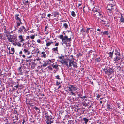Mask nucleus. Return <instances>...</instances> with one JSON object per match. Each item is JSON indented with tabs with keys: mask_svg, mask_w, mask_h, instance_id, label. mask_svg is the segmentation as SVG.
I'll return each instance as SVG.
<instances>
[{
	"mask_svg": "<svg viewBox=\"0 0 124 124\" xmlns=\"http://www.w3.org/2000/svg\"><path fill=\"white\" fill-rule=\"evenodd\" d=\"M115 52L114 54L115 56L113 58V61L116 63L119 62L120 60L121 61H123V55L120 54V50L118 48L115 49Z\"/></svg>",
	"mask_w": 124,
	"mask_h": 124,
	"instance_id": "1",
	"label": "nucleus"
},
{
	"mask_svg": "<svg viewBox=\"0 0 124 124\" xmlns=\"http://www.w3.org/2000/svg\"><path fill=\"white\" fill-rule=\"evenodd\" d=\"M99 16L100 17L101 21L100 23L103 24H107L109 22L105 16L104 14L102 12L100 11L99 13Z\"/></svg>",
	"mask_w": 124,
	"mask_h": 124,
	"instance_id": "2",
	"label": "nucleus"
},
{
	"mask_svg": "<svg viewBox=\"0 0 124 124\" xmlns=\"http://www.w3.org/2000/svg\"><path fill=\"white\" fill-rule=\"evenodd\" d=\"M13 32L10 33V35H7L6 36L7 37V39L10 42L13 43V45H16L14 42L17 40V36L16 35L15 33L12 34Z\"/></svg>",
	"mask_w": 124,
	"mask_h": 124,
	"instance_id": "3",
	"label": "nucleus"
},
{
	"mask_svg": "<svg viewBox=\"0 0 124 124\" xmlns=\"http://www.w3.org/2000/svg\"><path fill=\"white\" fill-rule=\"evenodd\" d=\"M66 32L63 31L62 32V34H63L62 35V44L63 43H65L66 45L67 44H69L70 41L71 40V38H68V36L66 35L65 32Z\"/></svg>",
	"mask_w": 124,
	"mask_h": 124,
	"instance_id": "4",
	"label": "nucleus"
},
{
	"mask_svg": "<svg viewBox=\"0 0 124 124\" xmlns=\"http://www.w3.org/2000/svg\"><path fill=\"white\" fill-rule=\"evenodd\" d=\"M77 63L75 62L74 60H69V65H68V66H67V67L69 68L70 67L69 69H72L73 70V68L71 67L72 66H73V67L74 68L77 69L78 66H77Z\"/></svg>",
	"mask_w": 124,
	"mask_h": 124,
	"instance_id": "5",
	"label": "nucleus"
},
{
	"mask_svg": "<svg viewBox=\"0 0 124 124\" xmlns=\"http://www.w3.org/2000/svg\"><path fill=\"white\" fill-rule=\"evenodd\" d=\"M62 64L63 65H66L68 66V61H69V60H70L69 59V56L66 55L65 54H62Z\"/></svg>",
	"mask_w": 124,
	"mask_h": 124,
	"instance_id": "6",
	"label": "nucleus"
},
{
	"mask_svg": "<svg viewBox=\"0 0 124 124\" xmlns=\"http://www.w3.org/2000/svg\"><path fill=\"white\" fill-rule=\"evenodd\" d=\"M113 67H109L108 68L107 70L105 71V73L108 74L109 73V75H111L114 73V69H113Z\"/></svg>",
	"mask_w": 124,
	"mask_h": 124,
	"instance_id": "7",
	"label": "nucleus"
},
{
	"mask_svg": "<svg viewBox=\"0 0 124 124\" xmlns=\"http://www.w3.org/2000/svg\"><path fill=\"white\" fill-rule=\"evenodd\" d=\"M68 106V103L66 101H65L64 102L62 103V111H68V109L67 108V106Z\"/></svg>",
	"mask_w": 124,
	"mask_h": 124,
	"instance_id": "8",
	"label": "nucleus"
},
{
	"mask_svg": "<svg viewBox=\"0 0 124 124\" xmlns=\"http://www.w3.org/2000/svg\"><path fill=\"white\" fill-rule=\"evenodd\" d=\"M47 68L49 70H52L54 69H58V65H54V64L50 65V66H48Z\"/></svg>",
	"mask_w": 124,
	"mask_h": 124,
	"instance_id": "9",
	"label": "nucleus"
},
{
	"mask_svg": "<svg viewBox=\"0 0 124 124\" xmlns=\"http://www.w3.org/2000/svg\"><path fill=\"white\" fill-rule=\"evenodd\" d=\"M69 88L70 91H76L78 89V88L76 85H69Z\"/></svg>",
	"mask_w": 124,
	"mask_h": 124,
	"instance_id": "10",
	"label": "nucleus"
},
{
	"mask_svg": "<svg viewBox=\"0 0 124 124\" xmlns=\"http://www.w3.org/2000/svg\"><path fill=\"white\" fill-rule=\"evenodd\" d=\"M62 115L64 117V118L68 119V118H69L70 116L68 114V111H62Z\"/></svg>",
	"mask_w": 124,
	"mask_h": 124,
	"instance_id": "11",
	"label": "nucleus"
},
{
	"mask_svg": "<svg viewBox=\"0 0 124 124\" xmlns=\"http://www.w3.org/2000/svg\"><path fill=\"white\" fill-rule=\"evenodd\" d=\"M87 117V118L84 117L82 119V121L84 123V124L85 123V124H87L88 123L89 120L91 119V118H89L88 117Z\"/></svg>",
	"mask_w": 124,
	"mask_h": 124,
	"instance_id": "12",
	"label": "nucleus"
},
{
	"mask_svg": "<svg viewBox=\"0 0 124 124\" xmlns=\"http://www.w3.org/2000/svg\"><path fill=\"white\" fill-rule=\"evenodd\" d=\"M16 85V86L14 87H16V90L17 88H21L22 86V84H20L17 81L16 83H15L14 84Z\"/></svg>",
	"mask_w": 124,
	"mask_h": 124,
	"instance_id": "13",
	"label": "nucleus"
},
{
	"mask_svg": "<svg viewBox=\"0 0 124 124\" xmlns=\"http://www.w3.org/2000/svg\"><path fill=\"white\" fill-rule=\"evenodd\" d=\"M45 118L46 120H47L46 121H49L53 119L52 116L51 115L48 116L46 115Z\"/></svg>",
	"mask_w": 124,
	"mask_h": 124,
	"instance_id": "14",
	"label": "nucleus"
},
{
	"mask_svg": "<svg viewBox=\"0 0 124 124\" xmlns=\"http://www.w3.org/2000/svg\"><path fill=\"white\" fill-rule=\"evenodd\" d=\"M23 30L25 32L27 31V30L25 28L24 26H22L19 28L18 30V31L20 32H21L23 31Z\"/></svg>",
	"mask_w": 124,
	"mask_h": 124,
	"instance_id": "15",
	"label": "nucleus"
},
{
	"mask_svg": "<svg viewBox=\"0 0 124 124\" xmlns=\"http://www.w3.org/2000/svg\"><path fill=\"white\" fill-rule=\"evenodd\" d=\"M19 15L18 14H16L14 16V17L15 19L16 20L17 22H18L21 20L19 17Z\"/></svg>",
	"mask_w": 124,
	"mask_h": 124,
	"instance_id": "16",
	"label": "nucleus"
},
{
	"mask_svg": "<svg viewBox=\"0 0 124 124\" xmlns=\"http://www.w3.org/2000/svg\"><path fill=\"white\" fill-rule=\"evenodd\" d=\"M5 34L3 33H0V39L3 41L6 39V38L4 37Z\"/></svg>",
	"mask_w": 124,
	"mask_h": 124,
	"instance_id": "17",
	"label": "nucleus"
},
{
	"mask_svg": "<svg viewBox=\"0 0 124 124\" xmlns=\"http://www.w3.org/2000/svg\"><path fill=\"white\" fill-rule=\"evenodd\" d=\"M92 11L93 13H95V12H98L99 13L100 11V10L99 9H97L94 7L92 9Z\"/></svg>",
	"mask_w": 124,
	"mask_h": 124,
	"instance_id": "18",
	"label": "nucleus"
},
{
	"mask_svg": "<svg viewBox=\"0 0 124 124\" xmlns=\"http://www.w3.org/2000/svg\"><path fill=\"white\" fill-rule=\"evenodd\" d=\"M64 12H66L64 10H63V11L62 10V17L64 18H66V17H67L66 13Z\"/></svg>",
	"mask_w": 124,
	"mask_h": 124,
	"instance_id": "19",
	"label": "nucleus"
},
{
	"mask_svg": "<svg viewBox=\"0 0 124 124\" xmlns=\"http://www.w3.org/2000/svg\"><path fill=\"white\" fill-rule=\"evenodd\" d=\"M63 120L62 121V124H68V123L69 121L68 119L64 118L63 119Z\"/></svg>",
	"mask_w": 124,
	"mask_h": 124,
	"instance_id": "20",
	"label": "nucleus"
},
{
	"mask_svg": "<svg viewBox=\"0 0 124 124\" xmlns=\"http://www.w3.org/2000/svg\"><path fill=\"white\" fill-rule=\"evenodd\" d=\"M107 12L108 15L111 17L113 15V11L112 10H107Z\"/></svg>",
	"mask_w": 124,
	"mask_h": 124,
	"instance_id": "21",
	"label": "nucleus"
},
{
	"mask_svg": "<svg viewBox=\"0 0 124 124\" xmlns=\"http://www.w3.org/2000/svg\"><path fill=\"white\" fill-rule=\"evenodd\" d=\"M106 105L107 109L108 110H110L111 108V104H108V103Z\"/></svg>",
	"mask_w": 124,
	"mask_h": 124,
	"instance_id": "22",
	"label": "nucleus"
},
{
	"mask_svg": "<svg viewBox=\"0 0 124 124\" xmlns=\"http://www.w3.org/2000/svg\"><path fill=\"white\" fill-rule=\"evenodd\" d=\"M120 23H124V18L123 16L122 15H121V17H120Z\"/></svg>",
	"mask_w": 124,
	"mask_h": 124,
	"instance_id": "23",
	"label": "nucleus"
},
{
	"mask_svg": "<svg viewBox=\"0 0 124 124\" xmlns=\"http://www.w3.org/2000/svg\"><path fill=\"white\" fill-rule=\"evenodd\" d=\"M116 71L118 72H120L122 70V68L120 66H117L116 67Z\"/></svg>",
	"mask_w": 124,
	"mask_h": 124,
	"instance_id": "24",
	"label": "nucleus"
},
{
	"mask_svg": "<svg viewBox=\"0 0 124 124\" xmlns=\"http://www.w3.org/2000/svg\"><path fill=\"white\" fill-rule=\"evenodd\" d=\"M19 38L20 40V42H23L24 40V39L23 38V36L22 35H20L19 36Z\"/></svg>",
	"mask_w": 124,
	"mask_h": 124,
	"instance_id": "25",
	"label": "nucleus"
},
{
	"mask_svg": "<svg viewBox=\"0 0 124 124\" xmlns=\"http://www.w3.org/2000/svg\"><path fill=\"white\" fill-rule=\"evenodd\" d=\"M14 48H11L10 51H9V53L10 54H13L14 52Z\"/></svg>",
	"mask_w": 124,
	"mask_h": 124,
	"instance_id": "26",
	"label": "nucleus"
},
{
	"mask_svg": "<svg viewBox=\"0 0 124 124\" xmlns=\"http://www.w3.org/2000/svg\"><path fill=\"white\" fill-rule=\"evenodd\" d=\"M53 15L54 17H58V15L59 14V13L56 12H54L53 13Z\"/></svg>",
	"mask_w": 124,
	"mask_h": 124,
	"instance_id": "27",
	"label": "nucleus"
},
{
	"mask_svg": "<svg viewBox=\"0 0 124 124\" xmlns=\"http://www.w3.org/2000/svg\"><path fill=\"white\" fill-rule=\"evenodd\" d=\"M114 50H113L112 52H110L109 53V57H110V58H112L113 57V54Z\"/></svg>",
	"mask_w": 124,
	"mask_h": 124,
	"instance_id": "28",
	"label": "nucleus"
},
{
	"mask_svg": "<svg viewBox=\"0 0 124 124\" xmlns=\"http://www.w3.org/2000/svg\"><path fill=\"white\" fill-rule=\"evenodd\" d=\"M69 85H66L65 86V87L64 88V90L65 91H67V90H69V91H70V90L69 89Z\"/></svg>",
	"mask_w": 124,
	"mask_h": 124,
	"instance_id": "29",
	"label": "nucleus"
},
{
	"mask_svg": "<svg viewBox=\"0 0 124 124\" xmlns=\"http://www.w3.org/2000/svg\"><path fill=\"white\" fill-rule=\"evenodd\" d=\"M101 59L100 57H99L98 58H96L95 59V60L96 62H100L101 61Z\"/></svg>",
	"mask_w": 124,
	"mask_h": 124,
	"instance_id": "30",
	"label": "nucleus"
},
{
	"mask_svg": "<svg viewBox=\"0 0 124 124\" xmlns=\"http://www.w3.org/2000/svg\"><path fill=\"white\" fill-rule=\"evenodd\" d=\"M52 50L54 53H56L58 51V47H56L55 48H53Z\"/></svg>",
	"mask_w": 124,
	"mask_h": 124,
	"instance_id": "31",
	"label": "nucleus"
},
{
	"mask_svg": "<svg viewBox=\"0 0 124 124\" xmlns=\"http://www.w3.org/2000/svg\"><path fill=\"white\" fill-rule=\"evenodd\" d=\"M41 54L43 55L41 56L42 57H43L44 58L46 57L47 55L45 54V52H42L41 53Z\"/></svg>",
	"mask_w": 124,
	"mask_h": 124,
	"instance_id": "32",
	"label": "nucleus"
},
{
	"mask_svg": "<svg viewBox=\"0 0 124 124\" xmlns=\"http://www.w3.org/2000/svg\"><path fill=\"white\" fill-rule=\"evenodd\" d=\"M92 52H94V51H93L92 50H91L87 53L89 55V57H90L91 55Z\"/></svg>",
	"mask_w": 124,
	"mask_h": 124,
	"instance_id": "33",
	"label": "nucleus"
},
{
	"mask_svg": "<svg viewBox=\"0 0 124 124\" xmlns=\"http://www.w3.org/2000/svg\"><path fill=\"white\" fill-rule=\"evenodd\" d=\"M101 33H102L103 35H108V34L109 33L108 31H105L103 32H101Z\"/></svg>",
	"mask_w": 124,
	"mask_h": 124,
	"instance_id": "34",
	"label": "nucleus"
},
{
	"mask_svg": "<svg viewBox=\"0 0 124 124\" xmlns=\"http://www.w3.org/2000/svg\"><path fill=\"white\" fill-rule=\"evenodd\" d=\"M63 27L65 28L66 29L68 28V25L67 23H64L63 24Z\"/></svg>",
	"mask_w": 124,
	"mask_h": 124,
	"instance_id": "35",
	"label": "nucleus"
},
{
	"mask_svg": "<svg viewBox=\"0 0 124 124\" xmlns=\"http://www.w3.org/2000/svg\"><path fill=\"white\" fill-rule=\"evenodd\" d=\"M49 64L48 62H45L43 64V65L42 66L43 67H45L47 66Z\"/></svg>",
	"mask_w": 124,
	"mask_h": 124,
	"instance_id": "36",
	"label": "nucleus"
},
{
	"mask_svg": "<svg viewBox=\"0 0 124 124\" xmlns=\"http://www.w3.org/2000/svg\"><path fill=\"white\" fill-rule=\"evenodd\" d=\"M62 112L61 111H60L59 112V117L58 118V119H60L62 117Z\"/></svg>",
	"mask_w": 124,
	"mask_h": 124,
	"instance_id": "37",
	"label": "nucleus"
},
{
	"mask_svg": "<svg viewBox=\"0 0 124 124\" xmlns=\"http://www.w3.org/2000/svg\"><path fill=\"white\" fill-rule=\"evenodd\" d=\"M71 15L73 17H75L76 16V14L75 12L74 11H72Z\"/></svg>",
	"mask_w": 124,
	"mask_h": 124,
	"instance_id": "38",
	"label": "nucleus"
},
{
	"mask_svg": "<svg viewBox=\"0 0 124 124\" xmlns=\"http://www.w3.org/2000/svg\"><path fill=\"white\" fill-rule=\"evenodd\" d=\"M90 105V104L89 103H84L83 104V106H85V107L87 106L88 107L89 106V105Z\"/></svg>",
	"mask_w": 124,
	"mask_h": 124,
	"instance_id": "39",
	"label": "nucleus"
},
{
	"mask_svg": "<svg viewBox=\"0 0 124 124\" xmlns=\"http://www.w3.org/2000/svg\"><path fill=\"white\" fill-rule=\"evenodd\" d=\"M91 28H87V30L86 31L85 30V32L88 34L89 33V30H90Z\"/></svg>",
	"mask_w": 124,
	"mask_h": 124,
	"instance_id": "40",
	"label": "nucleus"
},
{
	"mask_svg": "<svg viewBox=\"0 0 124 124\" xmlns=\"http://www.w3.org/2000/svg\"><path fill=\"white\" fill-rule=\"evenodd\" d=\"M112 6H113V4H108L107 5L106 8H112Z\"/></svg>",
	"mask_w": 124,
	"mask_h": 124,
	"instance_id": "41",
	"label": "nucleus"
},
{
	"mask_svg": "<svg viewBox=\"0 0 124 124\" xmlns=\"http://www.w3.org/2000/svg\"><path fill=\"white\" fill-rule=\"evenodd\" d=\"M22 68V66H21L19 67V68L18 69V70H19V71L20 72H21L22 71V70H21V69Z\"/></svg>",
	"mask_w": 124,
	"mask_h": 124,
	"instance_id": "42",
	"label": "nucleus"
},
{
	"mask_svg": "<svg viewBox=\"0 0 124 124\" xmlns=\"http://www.w3.org/2000/svg\"><path fill=\"white\" fill-rule=\"evenodd\" d=\"M78 95L80 98H82V95L81 93H80L78 94Z\"/></svg>",
	"mask_w": 124,
	"mask_h": 124,
	"instance_id": "43",
	"label": "nucleus"
},
{
	"mask_svg": "<svg viewBox=\"0 0 124 124\" xmlns=\"http://www.w3.org/2000/svg\"><path fill=\"white\" fill-rule=\"evenodd\" d=\"M53 121H46V123L47 124H51L53 122Z\"/></svg>",
	"mask_w": 124,
	"mask_h": 124,
	"instance_id": "44",
	"label": "nucleus"
},
{
	"mask_svg": "<svg viewBox=\"0 0 124 124\" xmlns=\"http://www.w3.org/2000/svg\"><path fill=\"white\" fill-rule=\"evenodd\" d=\"M86 113V111L85 110H82L81 111V113L83 114H85Z\"/></svg>",
	"mask_w": 124,
	"mask_h": 124,
	"instance_id": "45",
	"label": "nucleus"
},
{
	"mask_svg": "<svg viewBox=\"0 0 124 124\" xmlns=\"http://www.w3.org/2000/svg\"><path fill=\"white\" fill-rule=\"evenodd\" d=\"M35 37V35H31L30 38L31 39H34Z\"/></svg>",
	"mask_w": 124,
	"mask_h": 124,
	"instance_id": "46",
	"label": "nucleus"
},
{
	"mask_svg": "<svg viewBox=\"0 0 124 124\" xmlns=\"http://www.w3.org/2000/svg\"><path fill=\"white\" fill-rule=\"evenodd\" d=\"M53 43L51 42H48L46 44V46H49L51 44V43Z\"/></svg>",
	"mask_w": 124,
	"mask_h": 124,
	"instance_id": "47",
	"label": "nucleus"
},
{
	"mask_svg": "<svg viewBox=\"0 0 124 124\" xmlns=\"http://www.w3.org/2000/svg\"><path fill=\"white\" fill-rule=\"evenodd\" d=\"M112 11H113V10H114L115 9V8H116V7H115V6L113 4V6H112Z\"/></svg>",
	"mask_w": 124,
	"mask_h": 124,
	"instance_id": "48",
	"label": "nucleus"
},
{
	"mask_svg": "<svg viewBox=\"0 0 124 124\" xmlns=\"http://www.w3.org/2000/svg\"><path fill=\"white\" fill-rule=\"evenodd\" d=\"M85 98H86V99H85V101H86L87 97L85 95L84 96H82V99H83Z\"/></svg>",
	"mask_w": 124,
	"mask_h": 124,
	"instance_id": "49",
	"label": "nucleus"
},
{
	"mask_svg": "<svg viewBox=\"0 0 124 124\" xmlns=\"http://www.w3.org/2000/svg\"><path fill=\"white\" fill-rule=\"evenodd\" d=\"M22 50L24 51V53H26L28 51V49H24V50H23V49H22Z\"/></svg>",
	"mask_w": 124,
	"mask_h": 124,
	"instance_id": "50",
	"label": "nucleus"
},
{
	"mask_svg": "<svg viewBox=\"0 0 124 124\" xmlns=\"http://www.w3.org/2000/svg\"><path fill=\"white\" fill-rule=\"evenodd\" d=\"M72 91H71V92H70V93L71 94V95H74V96H75V93L73 92H72Z\"/></svg>",
	"mask_w": 124,
	"mask_h": 124,
	"instance_id": "51",
	"label": "nucleus"
},
{
	"mask_svg": "<svg viewBox=\"0 0 124 124\" xmlns=\"http://www.w3.org/2000/svg\"><path fill=\"white\" fill-rule=\"evenodd\" d=\"M80 31H83L84 32H85V29L84 28H82L81 30H80Z\"/></svg>",
	"mask_w": 124,
	"mask_h": 124,
	"instance_id": "52",
	"label": "nucleus"
},
{
	"mask_svg": "<svg viewBox=\"0 0 124 124\" xmlns=\"http://www.w3.org/2000/svg\"><path fill=\"white\" fill-rule=\"evenodd\" d=\"M82 54L81 53H80L77 54V56H78V57L81 56H82Z\"/></svg>",
	"mask_w": 124,
	"mask_h": 124,
	"instance_id": "53",
	"label": "nucleus"
},
{
	"mask_svg": "<svg viewBox=\"0 0 124 124\" xmlns=\"http://www.w3.org/2000/svg\"><path fill=\"white\" fill-rule=\"evenodd\" d=\"M108 68V67H105L104 69H103V70L105 72V71L107 70Z\"/></svg>",
	"mask_w": 124,
	"mask_h": 124,
	"instance_id": "54",
	"label": "nucleus"
},
{
	"mask_svg": "<svg viewBox=\"0 0 124 124\" xmlns=\"http://www.w3.org/2000/svg\"><path fill=\"white\" fill-rule=\"evenodd\" d=\"M23 122H22V123L23 124H26V123L25 122V118H23Z\"/></svg>",
	"mask_w": 124,
	"mask_h": 124,
	"instance_id": "55",
	"label": "nucleus"
},
{
	"mask_svg": "<svg viewBox=\"0 0 124 124\" xmlns=\"http://www.w3.org/2000/svg\"><path fill=\"white\" fill-rule=\"evenodd\" d=\"M15 120H17V121H17L18 120V117L16 116H15Z\"/></svg>",
	"mask_w": 124,
	"mask_h": 124,
	"instance_id": "56",
	"label": "nucleus"
},
{
	"mask_svg": "<svg viewBox=\"0 0 124 124\" xmlns=\"http://www.w3.org/2000/svg\"><path fill=\"white\" fill-rule=\"evenodd\" d=\"M70 57H71V58L70 59V60H75L73 58V55H71L70 56Z\"/></svg>",
	"mask_w": 124,
	"mask_h": 124,
	"instance_id": "57",
	"label": "nucleus"
},
{
	"mask_svg": "<svg viewBox=\"0 0 124 124\" xmlns=\"http://www.w3.org/2000/svg\"><path fill=\"white\" fill-rule=\"evenodd\" d=\"M112 8H106V9L107 10H112Z\"/></svg>",
	"mask_w": 124,
	"mask_h": 124,
	"instance_id": "58",
	"label": "nucleus"
},
{
	"mask_svg": "<svg viewBox=\"0 0 124 124\" xmlns=\"http://www.w3.org/2000/svg\"><path fill=\"white\" fill-rule=\"evenodd\" d=\"M101 96L100 94H98L97 95L96 97H97V99L98 100V99H97V98H99L100 97V96Z\"/></svg>",
	"mask_w": 124,
	"mask_h": 124,
	"instance_id": "59",
	"label": "nucleus"
},
{
	"mask_svg": "<svg viewBox=\"0 0 124 124\" xmlns=\"http://www.w3.org/2000/svg\"><path fill=\"white\" fill-rule=\"evenodd\" d=\"M16 23L17 24V26L18 27L20 26V24L19 22H17Z\"/></svg>",
	"mask_w": 124,
	"mask_h": 124,
	"instance_id": "60",
	"label": "nucleus"
},
{
	"mask_svg": "<svg viewBox=\"0 0 124 124\" xmlns=\"http://www.w3.org/2000/svg\"><path fill=\"white\" fill-rule=\"evenodd\" d=\"M56 78L58 79H60V78H59V75H57L56 76Z\"/></svg>",
	"mask_w": 124,
	"mask_h": 124,
	"instance_id": "61",
	"label": "nucleus"
},
{
	"mask_svg": "<svg viewBox=\"0 0 124 124\" xmlns=\"http://www.w3.org/2000/svg\"><path fill=\"white\" fill-rule=\"evenodd\" d=\"M37 42L38 43H41V41L39 39L37 40Z\"/></svg>",
	"mask_w": 124,
	"mask_h": 124,
	"instance_id": "62",
	"label": "nucleus"
},
{
	"mask_svg": "<svg viewBox=\"0 0 124 124\" xmlns=\"http://www.w3.org/2000/svg\"><path fill=\"white\" fill-rule=\"evenodd\" d=\"M117 106H118V107L119 108H120V104H119L117 103Z\"/></svg>",
	"mask_w": 124,
	"mask_h": 124,
	"instance_id": "63",
	"label": "nucleus"
},
{
	"mask_svg": "<svg viewBox=\"0 0 124 124\" xmlns=\"http://www.w3.org/2000/svg\"><path fill=\"white\" fill-rule=\"evenodd\" d=\"M122 68V71L124 72V66H123Z\"/></svg>",
	"mask_w": 124,
	"mask_h": 124,
	"instance_id": "64",
	"label": "nucleus"
}]
</instances>
